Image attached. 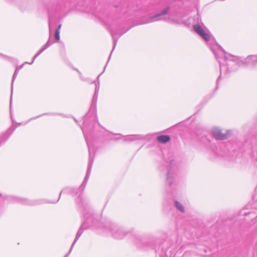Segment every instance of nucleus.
Wrapping results in <instances>:
<instances>
[{"instance_id":"f257e3e1","label":"nucleus","mask_w":257,"mask_h":257,"mask_svg":"<svg viewBox=\"0 0 257 257\" xmlns=\"http://www.w3.org/2000/svg\"><path fill=\"white\" fill-rule=\"evenodd\" d=\"M214 137L218 140H224L230 135V132L226 130H221L218 127H214L212 130Z\"/></svg>"},{"instance_id":"f03ea898","label":"nucleus","mask_w":257,"mask_h":257,"mask_svg":"<svg viewBox=\"0 0 257 257\" xmlns=\"http://www.w3.org/2000/svg\"><path fill=\"white\" fill-rule=\"evenodd\" d=\"M193 30L205 41H208L210 40V37L209 34L206 33L201 26L199 25L193 26Z\"/></svg>"},{"instance_id":"7ed1b4c3","label":"nucleus","mask_w":257,"mask_h":257,"mask_svg":"<svg viewBox=\"0 0 257 257\" xmlns=\"http://www.w3.org/2000/svg\"><path fill=\"white\" fill-rule=\"evenodd\" d=\"M170 140V138L169 136H162V143H166L169 142Z\"/></svg>"},{"instance_id":"20e7f679","label":"nucleus","mask_w":257,"mask_h":257,"mask_svg":"<svg viewBox=\"0 0 257 257\" xmlns=\"http://www.w3.org/2000/svg\"><path fill=\"white\" fill-rule=\"evenodd\" d=\"M176 207L182 212H184V209L182 205L178 202H175Z\"/></svg>"},{"instance_id":"39448f33","label":"nucleus","mask_w":257,"mask_h":257,"mask_svg":"<svg viewBox=\"0 0 257 257\" xmlns=\"http://www.w3.org/2000/svg\"><path fill=\"white\" fill-rule=\"evenodd\" d=\"M55 37L57 41L60 40V31H59V30H56Z\"/></svg>"},{"instance_id":"423d86ee","label":"nucleus","mask_w":257,"mask_h":257,"mask_svg":"<svg viewBox=\"0 0 257 257\" xmlns=\"http://www.w3.org/2000/svg\"><path fill=\"white\" fill-rule=\"evenodd\" d=\"M169 11V8L166 7L164 9L163 11L162 12V15H166L168 13V12Z\"/></svg>"},{"instance_id":"0eeeda50","label":"nucleus","mask_w":257,"mask_h":257,"mask_svg":"<svg viewBox=\"0 0 257 257\" xmlns=\"http://www.w3.org/2000/svg\"><path fill=\"white\" fill-rule=\"evenodd\" d=\"M61 27V25H60L57 30H59V31H60Z\"/></svg>"},{"instance_id":"6e6552de","label":"nucleus","mask_w":257,"mask_h":257,"mask_svg":"<svg viewBox=\"0 0 257 257\" xmlns=\"http://www.w3.org/2000/svg\"><path fill=\"white\" fill-rule=\"evenodd\" d=\"M157 140L159 141H161V136H159L157 137Z\"/></svg>"}]
</instances>
